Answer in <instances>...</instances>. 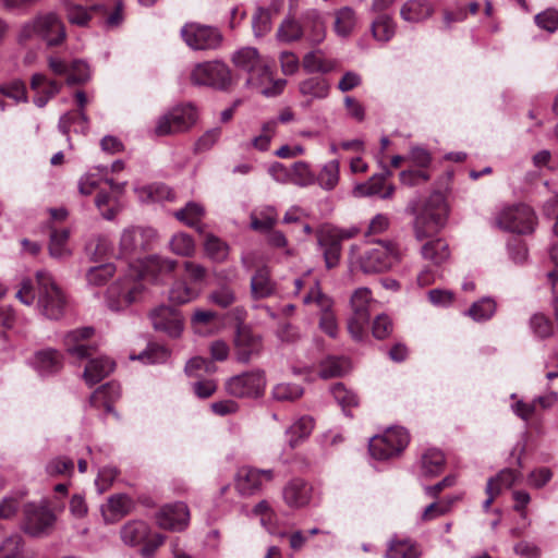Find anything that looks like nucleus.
Masks as SVG:
<instances>
[{"mask_svg":"<svg viewBox=\"0 0 558 558\" xmlns=\"http://www.w3.org/2000/svg\"><path fill=\"white\" fill-rule=\"evenodd\" d=\"M234 65L247 73L246 84L260 89L266 97H275L282 93L287 81L279 78L272 81L268 62L254 47H243L232 56Z\"/></svg>","mask_w":558,"mask_h":558,"instance_id":"f257e3e1","label":"nucleus"},{"mask_svg":"<svg viewBox=\"0 0 558 558\" xmlns=\"http://www.w3.org/2000/svg\"><path fill=\"white\" fill-rule=\"evenodd\" d=\"M355 250V245L351 246L350 260L352 264H356L364 274L387 271L400 260L398 246L392 241L372 242L357 255Z\"/></svg>","mask_w":558,"mask_h":558,"instance_id":"f03ea898","label":"nucleus"},{"mask_svg":"<svg viewBox=\"0 0 558 558\" xmlns=\"http://www.w3.org/2000/svg\"><path fill=\"white\" fill-rule=\"evenodd\" d=\"M33 38H40L48 46H59L66 38L65 26L60 16L53 12L37 15L25 23L19 34L20 43Z\"/></svg>","mask_w":558,"mask_h":558,"instance_id":"7ed1b4c3","label":"nucleus"},{"mask_svg":"<svg viewBox=\"0 0 558 558\" xmlns=\"http://www.w3.org/2000/svg\"><path fill=\"white\" fill-rule=\"evenodd\" d=\"M37 306L39 312L49 319H59L65 307V296L54 281L52 275L46 270L36 272Z\"/></svg>","mask_w":558,"mask_h":558,"instance_id":"20e7f679","label":"nucleus"},{"mask_svg":"<svg viewBox=\"0 0 558 558\" xmlns=\"http://www.w3.org/2000/svg\"><path fill=\"white\" fill-rule=\"evenodd\" d=\"M446 221V206L440 193H435L416 215L413 229L416 240L422 241L437 233Z\"/></svg>","mask_w":558,"mask_h":558,"instance_id":"39448f33","label":"nucleus"},{"mask_svg":"<svg viewBox=\"0 0 558 558\" xmlns=\"http://www.w3.org/2000/svg\"><path fill=\"white\" fill-rule=\"evenodd\" d=\"M266 385L265 372L252 369L228 378L225 383V389L228 395L234 398L257 399L264 396Z\"/></svg>","mask_w":558,"mask_h":558,"instance_id":"423d86ee","label":"nucleus"},{"mask_svg":"<svg viewBox=\"0 0 558 558\" xmlns=\"http://www.w3.org/2000/svg\"><path fill=\"white\" fill-rule=\"evenodd\" d=\"M196 120L197 111L194 106H177L157 120L154 133L157 136L181 133L194 125Z\"/></svg>","mask_w":558,"mask_h":558,"instance_id":"0eeeda50","label":"nucleus"},{"mask_svg":"<svg viewBox=\"0 0 558 558\" xmlns=\"http://www.w3.org/2000/svg\"><path fill=\"white\" fill-rule=\"evenodd\" d=\"M409 440V434L403 427H390L383 435L374 436L368 449L375 459L386 460L401 452Z\"/></svg>","mask_w":558,"mask_h":558,"instance_id":"6e6552de","label":"nucleus"},{"mask_svg":"<svg viewBox=\"0 0 558 558\" xmlns=\"http://www.w3.org/2000/svg\"><path fill=\"white\" fill-rule=\"evenodd\" d=\"M56 514L46 506L28 504L23 510L22 531L32 537H44L51 533Z\"/></svg>","mask_w":558,"mask_h":558,"instance_id":"1a4fd4ad","label":"nucleus"},{"mask_svg":"<svg viewBox=\"0 0 558 558\" xmlns=\"http://www.w3.org/2000/svg\"><path fill=\"white\" fill-rule=\"evenodd\" d=\"M355 230H343L327 227L317 234V243L324 256L326 268L332 269L340 263L342 241L353 238Z\"/></svg>","mask_w":558,"mask_h":558,"instance_id":"9d476101","label":"nucleus"},{"mask_svg":"<svg viewBox=\"0 0 558 558\" xmlns=\"http://www.w3.org/2000/svg\"><path fill=\"white\" fill-rule=\"evenodd\" d=\"M500 229L520 234L532 233L536 226V216L526 205H517L502 209L495 218Z\"/></svg>","mask_w":558,"mask_h":558,"instance_id":"9b49d317","label":"nucleus"},{"mask_svg":"<svg viewBox=\"0 0 558 558\" xmlns=\"http://www.w3.org/2000/svg\"><path fill=\"white\" fill-rule=\"evenodd\" d=\"M190 80L193 85L225 88L231 82V72L221 61H205L193 66Z\"/></svg>","mask_w":558,"mask_h":558,"instance_id":"f8f14e48","label":"nucleus"},{"mask_svg":"<svg viewBox=\"0 0 558 558\" xmlns=\"http://www.w3.org/2000/svg\"><path fill=\"white\" fill-rule=\"evenodd\" d=\"M144 293L145 288L140 280L126 278L109 287L107 290V303L110 310L121 311L132 303L142 300Z\"/></svg>","mask_w":558,"mask_h":558,"instance_id":"ddd939ff","label":"nucleus"},{"mask_svg":"<svg viewBox=\"0 0 558 558\" xmlns=\"http://www.w3.org/2000/svg\"><path fill=\"white\" fill-rule=\"evenodd\" d=\"M184 43L193 50H215L222 43L221 33L211 26L187 23L181 28Z\"/></svg>","mask_w":558,"mask_h":558,"instance_id":"4468645a","label":"nucleus"},{"mask_svg":"<svg viewBox=\"0 0 558 558\" xmlns=\"http://www.w3.org/2000/svg\"><path fill=\"white\" fill-rule=\"evenodd\" d=\"M148 317L156 331L163 332L171 338H179L183 332L182 313L171 306H156L149 312Z\"/></svg>","mask_w":558,"mask_h":558,"instance_id":"2eb2a0df","label":"nucleus"},{"mask_svg":"<svg viewBox=\"0 0 558 558\" xmlns=\"http://www.w3.org/2000/svg\"><path fill=\"white\" fill-rule=\"evenodd\" d=\"M234 354L238 362L246 364L260 355L263 338L247 326H238L233 340Z\"/></svg>","mask_w":558,"mask_h":558,"instance_id":"dca6fc26","label":"nucleus"},{"mask_svg":"<svg viewBox=\"0 0 558 558\" xmlns=\"http://www.w3.org/2000/svg\"><path fill=\"white\" fill-rule=\"evenodd\" d=\"M305 304L315 303L320 310L319 327L331 338H336L338 333V324L335 314L332 313V301L325 295L318 283H316L308 293L304 296Z\"/></svg>","mask_w":558,"mask_h":558,"instance_id":"f3484780","label":"nucleus"},{"mask_svg":"<svg viewBox=\"0 0 558 558\" xmlns=\"http://www.w3.org/2000/svg\"><path fill=\"white\" fill-rule=\"evenodd\" d=\"M272 477L271 470L242 466L235 474L234 487L241 496H253L260 490L264 482H270Z\"/></svg>","mask_w":558,"mask_h":558,"instance_id":"a211bd4d","label":"nucleus"},{"mask_svg":"<svg viewBox=\"0 0 558 558\" xmlns=\"http://www.w3.org/2000/svg\"><path fill=\"white\" fill-rule=\"evenodd\" d=\"M156 238V231L151 228L129 227L122 231L120 251L124 257H129L147 248Z\"/></svg>","mask_w":558,"mask_h":558,"instance_id":"6ab92c4d","label":"nucleus"},{"mask_svg":"<svg viewBox=\"0 0 558 558\" xmlns=\"http://www.w3.org/2000/svg\"><path fill=\"white\" fill-rule=\"evenodd\" d=\"M156 521L161 529L181 532L190 522L189 508L183 502L166 505L158 511Z\"/></svg>","mask_w":558,"mask_h":558,"instance_id":"aec40b11","label":"nucleus"},{"mask_svg":"<svg viewBox=\"0 0 558 558\" xmlns=\"http://www.w3.org/2000/svg\"><path fill=\"white\" fill-rule=\"evenodd\" d=\"M303 36L311 45H319L326 36L325 21L322 14L314 9L302 15Z\"/></svg>","mask_w":558,"mask_h":558,"instance_id":"412c9836","label":"nucleus"},{"mask_svg":"<svg viewBox=\"0 0 558 558\" xmlns=\"http://www.w3.org/2000/svg\"><path fill=\"white\" fill-rule=\"evenodd\" d=\"M390 174L389 170H386L385 173L374 174L366 183L355 186L354 194L356 196L378 195L383 199L390 198L395 192L392 184H386V178Z\"/></svg>","mask_w":558,"mask_h":558,"instance_id":"4be33fe9","label":"nucleus"},{"mask_svg":"<svg viewBox=\"0 0 558 558\" xmlns=\"http://www.w3.org/2000/svg\"><path fill=\"white\" fill-rule=\"evenodd\" d=\"M31 88L35 92L34 104L43 108L54 97L61 89V84L56 81L48 80L44 74L36 73L31 78Z\"/></svg>","mask_w":558,"mask_h":558,"instance_id":"5701e85b","label":"nucleus"},{"mask_svg":"<svg viewBox=\"0 0 558 558\" xmlns=\"http://www.w3.org/2000/svg\"><path fill=\"white\" fill-rule=\"evenodd\" d=\"M93 335L94 329L92 327H82L69 331L64 337L66 351L80 360L89 356L90 347L85 344V340L89 339Z\"/></svg>","mask_w":558,"mask_h":558,"instance_id":"b1692460","label":"nucleus"},{"mask_svg":"<svg viewBox=\"0 0 558 558\" xmlns=\"http://www.w3.org/2000/svg\"><path fill=\"white\" fill-rule=\"evenodd\" d=\"M311 490L312 488L306 482L295 478L283 488V499L290 507H303L310 502Z\"/></svg>","mask_w":558,"mask_h":558,"instance_id":"393cba45","label":"nucleus"},{"mask_svg":"<svg viewBox=\"0 0 558 558\" xmlns=\"http://www.w3.org/2000/svg\"><path fill=\"white\" fill-rule=\"evenodd\" d=\"M177 267V262L158 255L149 256L143 264L144 276L155 282H160L162 278L170 275Z\"/></svg>","mask_w":558,"mask_h":558,"instance_id":"a878e982","label":"nucleus"},{"mask_svg":"<svg viewBox=\"0 0 558 558\" xmlns=\"http://www.w3.org/2000/svg\"><path fill=\"white\" fill-rule=\"evenodd\" d=\"M421 255L432 265L440 266L450 258V248L444 239H435L422 245Z\"/></svg>","mask_w":558,"mask_h":558,"instance_id":"bb28decb","label":"nucleus"},{"mask_svg":"<svg viewBox=\"0 0 558 558\" xmlns=\"http://www.w3.org/2000/svg\"><path fill=\"white\" fill-rule=\"evenodd\" d=\"M337 65V61L327 58L320 49L305 53L302 60V66L307 73L326 74L336 70Z\"/></svg>","mask_w":558,"mask_h":558,"instance_id":"cd10ccee","label":"nucleus"},{"mask_svg":"<svg viewBox=\"0 0 558 558\" xmlns=\"http://www.w3.org/2000/svg\"><path fill=\"white\" fill-rule=\"evenodd\" d=\"M134 504L131 497L125 494H117L109 497L107 505L101 511L107 521H116L130 513Z\"/></svg>","mask_w":558,"mask_h":558,"instance_id":"c85d7f7f","label":"nucleus"},{"mask_svg":"<svg viewBox=\"0 0 558 558\" xmlns=\"http://www.w3.org/2000/svg\"><path fill=\"white\" fill-rule=\"evenodd\" d=\"M33 363L41 376L54 374L62 367L61 354L53 349L36 352Z\"/></svg>","mask_w":558,"mask_h":558,"instance_id":"c756f323","label":"nucleus"},{"mask_svg":"<svg viewBox=\"0 0 558 558\" xmlns=\"http://www.w3.org/2000/svg\"><path fill=\"white\" fill-rule=\"evenodd\" d=\"M114 369V362L109 357H97L88 362L84 371V379L93 386L105 377H107Z\"/></svg>","mask_w":558,"mask_h":558,"instance_id":"7c9ffc66","label":"nucleus"},{"mask_svg":"<svg viewBox=\"0 0 558 558\" xmlns=\"http://www.w3.org/2000/svg\"><path fill=\"white\" fill-rule=\"evenodd\" d=\"M434 12L427 0H409L400 11L401 17L407 22L417 23L428 19Z\"/></svg>","mask_w":558,"mask_h":558,"instance_id":"2f4dec72","label":"nucleus"},{"mask_svg":"<svg viewBox=\"0 0 558 558\" xmlns=\"http://www.w3.org/2000/svg\"><path fill=\"white\" fill-rule=\"evenodd\" d=\"M75 99H76V102H77V106H78V110L76 111H69L66 113H64L60 120H59V130L64 134V135H68L69 132H70V123L72 121V119L78 117L81 119V123H82V128H81V131L82 132H86L87 129H88V118L87 116L85 114V111H84V108L87 104V96L86 94L83 92V90H78L75 93Z\"/></svg>","mask_w":558,"mask_h":558,"instance_id":"473e14b6","label":"nucleus"},{"mask_svg":"<svg viewBox=\"0 0 558 558\" xmlns=\"http://www.w3.org/2000/svg\"><path fill=\"white\" fill-rule=\"evenodd\" d=\"M275 293V284L267 267H260L251 279V294L254 299H266Z\"/></svg>","mask_w":558,"mask_h":558,"instance_id":"72a5a7b5","label":"nucleus"},{"mask_svg":"<svg viewBox=\"0 0 558 558\" xmlns=\"http://www.w3.org/2000/svg\"><path fill=\"white\" fill-rule=\"evenodd\" d=\"M69 229H52L49 240V255L52 258L63 259L72 255V250L69 247Z\"/></svg>","mask_w":558,"mask_h":558,"instance_id":"f704fd0d","label":"nucleus"},{"mask_svg":"<svg viewBox=\"0 0 558 558\" xmlns=\"http://www.w3.org/2000/svg\"><path fill=\"white\" fill-rule=\"evenodd\" d=\"M205 216V208L195 202H189L183 208L174 213V217L190 228L203 232L202 220Z\"/></svg>","mask_w":558,"mask_h":558,"instance_id":"c9c22d12","label":"nucleus"},{"mask_svg":"<svg viewBox=\"0 0 558 558\" xmlns=\"http://www.w3.org/2000/svg\"><path fill=\"white\" fill-rule=\"evenodd\" d=\"M120 395V386L116 383H108L95 390L89 398V403L93 407L102 405L107 412H111L112 403L119 399Z\"/></svg>","mask_w":558,"mask_h":558,"instance_id":"e433bc0d","label":"nucleus"},{"mask_svg":"<svg viewBox=\"0 0 558 558\" xmlns=\"http://www.w3.org/2000/svg\"><path fill=\"white\" fill-rule=\"evenodd\" d=\"M120 534L125 545L136 546L149 536V526L143 521H131L123 525Z\"/></svg>","mask_w":558,"mask_h":558,"instance_id":"4c0bfd02","label":"nucleus"},{"mask_svg":"<svg viewBox=\"0 0 558 558\" xmlns=\"http://www.w3.org/2000/svg\"><path fill=\"white\" fill-rule=\"evenodd\" d=\"M314 428V420L311 416H302L296 420L287 430L286 436L291 448L296 447L306 439Z\"/></svg>","mask_w":558,"mask_h":558,"instance_id":"58836bf2","label":"nucleus"},{"mask_svg":"<svg viewBox=\"0 0 558 558\" xmlns=\"http://www.w3.org/2000/svg\"><path fill=\"white\" fill-rule=\"evenodd\" d=\"M300 93L313 99H324L328 96L330 85L327 80L318 76L306 78L299 84Z\"/></svg>","mask_w":558,"mask_h":558,"instance_id":"ea45409f","label":"nucleus"},{"mask_svg":"<svg viewBox=\"0 0 558 558\" xmlns=\"http://www.w3.org/2000/svg\"><path fill=\"white\" fill-rule=\"evenodd\" d=\"M355 11L350 7H343L335 12L333 31L340 37H348L356 25Z\"/></svg>","mask_w":558,"mask_h":558,"instance_id":"a19ab883","label":"nucleus"},{"mask_svg":"<svg viewBox=\"0 0 558 558\" xmlns=\"http://www.w3.org/2000/svg\"><path fill=\"white\" fill-rule=\"evenodd\" d=\"M0 558H25V542L21 534L11 533L1 539Z\"/></svg>","mask_w":558,"mask_h":558,"instance_id":"79ce46f5","label":"nucleus"},{"mask_svg":"<svg viewBox=\"0 0 558 558\" xmlns=\"http://www.w3.org/2000/svg\"><path fill=\"white\" fill-rule=\"evenodd\" d=\"M340 179V163L338 160H330L326 162L318 175L316 177V183L325 191L333 190Z\"/></svg>","mask_w":558,"mask_h":558,"instance_id":"37998d69","label":"nucleus"},{"mask_svg":"<svg viewBox=\"0 0 558 558\" xmlns=\"http://www.w3.org/2000/svg\"><path fill=\"white\" fill-rule=\"evenodd\" d=\"M375 301L368 288L356 289L350 300L353 315L371 317V308Z\"/></svg>","mask_w":558,"mask_h":558,"instance_id":"c03bdc74","label":"nucleus"},{"mask_svg":"<svg viewBox=\"0 0 558 558\" xmlns=\"http://www.w3.org/2000/svg\"><path fill=\"white\" fill-rule=\"evenodd\" d=\"M444 464V453L438 449H428L421 458V472L425 476H435L441 472Z\"/></svg>","mask_w":558,"mask_h":558,"instance_id":"a18cd8bd","label":"nucleus"},{"mask_svg":"<svg viewBox=\"0 0 558 558\" xmlns=\"http://www.w3.org/2000/svg\"><path fill=\"white\" fill-rule=\"evenodd\" d=\"M95 205L101 216L107 220H112L122 209V205L117 195L100 191L95 199Z\"/></svg>","mask_w":558,"mask_h":558,"instance_id":"49530a36","label":"nucleus"},{"mask_svg":"<svg viewBox=\"0 0 558 558\" xmlns=\"http://www.w3.org/2000/svg\"><path fill=\"white\" fill-rule=\"evenodd\" d=\"M373 37L380 43H388L396 34V24L387 14L378 15L371 26Z\"/></svg>","mask_w":558,"mask_h":558,"instance_id":"de8ad7c7","label":"nucleus"},{"mask_svg":"<svg viewBox=\"0 0 558 558\" xmlns=\"http://www.w3.org/2000/svg\"><path fill=\"white\" fill-rule=\"evenodd\" d=\"M199 295V289L189 286L184 280L175 281L169 290V300L175 304H185Z\"/></svg>","mask_w":558,"mask_h":558,"instance_id":"09e8293b","label":"nucleus"},{"mask_svg":"<svg viewBox=\"0 0 558 558\" xmlns=\"http://www.w3.org/2000/svg\"><path fill=\"white\" fill-rule=\"evenodd\" d=\"M350 369L349 361L343 357H327L319 365V376L324 379L339 377Z\"/></svg>","mask_w":558,"mask_h":558,"instance_id":"8fccbe9b","label":"nucleus"},{"mask_svg":"<svg viewBox=\"0 0 558 558\" xmlns=\"http://www.w3.org/2000/svg\"><path fill=\"white\" fill-rule=\"evenodd\" d=\"M291 183L298 186H310L315 183L316 175L305 161H296L290 167Z\"/></svg>","mask_w":558,"mask_h":558,"instance_id":"3c124183","label":"nucleus"},{"mask_svg":"<svg viewBox=\"0 0 558 558\" xmlns=\"http://www.w3.org/2000/svg\"><path fill=\"white\" fill-rule=\"evenodd\" d=\"M303 37L302 22L293 19H286L277 31V38L282 43H292Z\"/></svg>","mask_w":558,"mask_h":558,"instance_id":"603ef678","label":"nucleus"},{"mask_svg":"<svg viewBox=\"0 0 558 558\" xmlns=\"http://www.w3.org/2000/svg\"><path fill=\"white\" fill-rule=\"evenodd\" d=\"M496 311V303L489 298H483L472 304L466 314L475 322L489 319Z\"/></svg>","mask_w":558,"mask_h":558,"instance_id":"864d4df0","label":"nucleus"},{"mask_svg":"<svg viewBox=\"0 0 558 558\" xmlns=\"http://www.w3.org/2000/svg\"><path fill=\"white\" fill-rule=\"evenodd\" d=\"M304 390L301 386L290 383H280L274 386L271 396L277 401H295L301 398Z\"/></svg>","mask_w":558,"mask_h":558,"instance_id":"5fc2aeb1","label":"nucleus"},{"mask_svg":"<svg viewBox=\"0 0 558 558\" xmlns=\"http://www.w3.org/2000/svg\"><path fill=\"white\" fill-rule=\"evenodd\" d=\"M169 356H170V351L166 347L158 345V344H150L140 355H137V356L131 355V359L140 360L146 364H159V363H165L169 359Z\"/></svg>","mask_w":558,"mask_h":558,"instance_id":"6e6d98bb","label":"nucleus"},{"mask_svg":"<svg viewBox=\"0 0 558 558\" xmlns=\"http://www.w3.org/2000/svg\"><path fill=\"white\" fill-rule=\"evenodd\" d=\"M116 272V267L112 264H102L95 267H90L86 272V280L92 286H102Z\"/></svg>","mask_w":558,"mask_h":558,"instance_id":"4d7b16f0","label":"nucleus"},{"mask_svg":"<svg viewBox=\"0 0 558 558\" xmlns=\"http://www.w3.org/2000/svg\"><path fill=\"white\" fill-rule=\"evenodd\" d=\"M204 247L206 254L216 262H222L228 256V245L214 234H207Z\"/></svg>","mask_w":558,"mask_h":558,"instance_id":"13d9d810","label":"nucleus"},{"mask_svg":"<svg viewBox=\"0 0 558 558\" xmlns=\"http://www.w3.org/2000/svg\"><path fill=\"white\" fill-rule=\"evenodd\" d=\"M142 202H160L169 198L170 190L162 184H151L135 190Z\"/></svg>","mask_w":558,"mask_h":558,"instance_id":"bf43d9fd","label":"nucleus"},{"mask_svg":"<svg viewBox=\"0 0 558 558\" xmlns=\"http://www.w3.org/2000/svg\"><path fill=\"white\" fill-rule=\"evenodd\" d=\"M417 549L409 541H391L386 558H418Z\"/></svg>","mask_w":558,"mask_h":558,"instance_id":"052dcab7","label":"nucleus"},{"mask_svg":"<svg viewBox=\"0 0 558 558\" xmlns=\"http://www.w3.org/2000/svg\"><path fill=\"white\" fill-rule=\"evenodd\" d=\"M171 251L180 256H191L195 251V244L191 235L177 233L170 241Z\"/></svg>","mask_w":558,"mask_h":558,"instance_id":"680f3d73","label":"nucleus"},{"mask_svg":"<svg viewBox=\"0 0 558 558\" xmlns=\"http://www.w3.org/2000/svg\"><path fill=\"white\" fill-rule=\"evenodd\" d=\"M277 221V213L274 208L267 207L257 216L255 213L251 215V227L254 230H270Z\"/></svg>","mask_w":558,"mask_h":558,"instance_id":"e2e57ef3","label":"nucleus"},{"mask_svg":"<svg viewBox=\"0 0 558 558\" xmlns=\"http://www.w3.org/2000/svg\"><path fill=\"white\" fill-rule=\"evenodd\" d=\"M90 77L89 66L82 60H75L69 65L66 83L69 85L81 84Z\"/></svg>","mask_w":558,"mask_h":558,"instance_id":"0e129e2a","label":"nucleus"},{"mask_svg":"<svg viewBox=\"0 0 558 558\" xmlns=\"http://www.w3.org/2000/svg\"><path fill=\"white\" fill-rule=\"evenodd\" d=\"M217 369L216 365L204 357L195 356L185 365V373L189 376L199 377L204 374H213Z\"/></svg>","mask_w":558,"mask_h":558,"instance_id":"69168bd1","label":"nucleus"},{"mask_svg":"<svg viewBox=\"0 0 558 558\" xmlns=\"http://www.w3.org/2000/svg\"><path fill=\"white\" fill-rule=\"evenodd\" d=\"M530 328L541 339L548 338L554 332L553 323L542 313H536L531 317Z\"/></svg>","mask_w":558,"mask_h":558,"instance_id":"338daca9","label":"nucleus"},{"mask_svg":"<svg viewBox=\"0 0 558 558\" xmlns=\"http://www.w3.org/2000/svg\"><path fill=\"white\" fill-rule=\"evenodd\" d=\"M331 392L333 395V398L338 402V404L342 408L344 412H348V410L352 407H356L359 403L357 396L351 391L348 390L342 384H336Z\"/></svg>","mask_w":558,"mask_h":558,"instance_id":"774afa93","label":"nucleus"}]
</instances>
